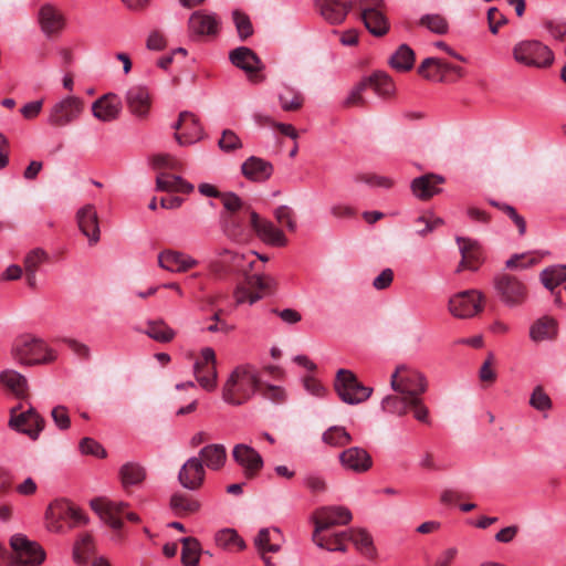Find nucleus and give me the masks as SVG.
<instances>
[{"mask_svg": "<svg viewBox=\"0 0 566 566\" xmlns=\"http://www.w3.org/2000/svg\"><path fill=\"white\" fill-rule=\"evenodd\" d=\"M248 226L265 243L274 247H285L287 238L284 232L269 220L261 219L251 208H244L240 212L222 214V229L227 237L234 241H243L248 238Z\"/></svg>", "mask_w": 566, "mask_h": 566, "instance_id": "nucleus-1", "label": "nucleus"}, {"mask_svg": "<svg viewBox=\"0 0 566 566\" xmlns=\"http://www.w3.org/2000/svg\"><path fill=\"white\" fill-rule=\"evenodd\" d=\"M261 378L258 369L251 364L237 366L222 387V398L226 402L240 406L249 401L258 392Z\"/></svg>", "mask_w": 566, "mask_h": 566, "instance_id": "nucleus-2", "label": "nucleus"}, {"mask_svg": "<svg viewBox=\"0 0 566 566\" xmlns=\"http://www.w3.org/2000/svg\"><path fill=\"white\" fill-rule=\"evenodd\" d=\"M10 353L18 364L27 367L50 364L56 359L55 352L43 339L31 334L18 336Z\"/></svg>", "mask_w": 566, "mask_h": 566, "instance_id": "nucleus-3", "label": "nucleus"}, {"mask_svg": "<svg viewBox=\"0 0 566 566\" xmlns=\"http://www.w3.org/2000/svg\"><path fill=\"white\" fill-rule=\"evenodd\" d=\"M46 527L50 532H63L62 522H67L71 527L84 525L87 523V516L66 500L53 501L45 512Z\"/></svg>", "mask_w": 566, "mask_h": 566, "instance_id": "nucleus-4", "label": "nucleus"}, {"mask_svg": "<svg viewBox=\"0 0 566 566\" xmlns=\"http://www.w3.org/2000/svg\"><path fill=\"white\" fill-rule=\"evenodd\" d=\"M494 291L501 301L509 308L523 306L528 300V287L517 276L501 273L493 279Z\"/></svg>", "mask_w": 566, "mask_h": 566, "instance_id": "nucleus-5", "label": "nucleus"}, {"mask_svg": "<svg viewBox=\"0 0 566 566\" xmlns=\"http://www.w3.org/2000/svg\"><path fill=\"white\" fill-rule=\"evenodd\" d=\"M512 53L517 63L528 67L545 69L551 66L554 61L552 50L536 40H525L516 43Z\"/></svg>", "mask_w": 566, "mask_h": 566, "instance_id": "nucleus-6", "label": "nucleus"}, {"mask_svg": "<svg viewBox=\"0 0 566 566\" xmlns=\"http://www.w3.org/2000/svg\"><path fill=\"white\" fill-rule=\"evenodd\" d=\"M84 111L85 102L82 97L67 95L50 107L46 120L51 127H66L78 120Z\"/></svg>", "mask_w": 566, "mask_h": 566, "instance_id": "nucleus-7", "label": "nucleus"}, {"mask_svg": "<svg viewBox=\"0 0 566 566\" xmlns=\"http://www.w3.org/2000/svg\"><path fill=\"white\" fill-rule=\"evenodd\" d=\"M91 507L115 531L123 528L124 518L133 523L139 522V516L136 513L127 511L128 504L125 502L98 497L91 501Z\"/></svg>", "mask_w": 566, "mask_h": 566, "instance_id": "nucleus-8", "label": "nucleus"}, {"mask_svg": "<svg viewBox=\"0 0 566 566\" xmlns=\"http://www.w3.org/2000/svg\"><path fill=\"white\" fill-rule=\"evenodd\" d=\"M334 388L338 397L348 405L364 402L373 392V388L365 386L353 371L347 369L337 371Z\"/></svg>", "mask_w": 566, "mask_h": 566, "instance_id": "nucleus-9", "label": "nucleus"}, {"mask_svg": "<svg viewBox=\"0 0 566 566\" xmlns=\"http://www.w3.org/2000/svg\"><path fill=\"white\" fill-rule=\"evenodd\" d=\"M390 385L395 392L418 397L427 390V379L418 369L399 365L390 376Z\"/></svg>", "mask_w": 566, "mask_h": 566, "instance_id": "nucleus-10", "label": "nucleus"}, {"mask_svg": "<svg viewBox=\"0 0 566 566\" xmlns=\"http://www.w3.org/2000/svg\"><path fill=\"white\" fill-rule=\"evenodd\" d=\"M484 294L479 290H467L453 294L448 302L449 313L461 319L471 318L484 308Z\"/></svg>", "mask_w": 566, "mask_h": 566, "instance_id": "nucleus-11", "label": "nucleus"}, {"mask_svg": "<svg viewBox=\"0 0 566 566\" xmlns=\"http://www.w3.org/2000/svg\"><path fill=\"white\" fill-rule=\"evenodd\" d=\"M276 287V281L264 274L247 275L244 284L239 286L234 292L237 304L249 302L253 304L266 294H271Z\"/></svg>", "mask_w": 566, "mask_h": 566, "instance_id": "nucleus-12", "label": "nucleus"}, {"mask_svg": "<svg viewBox=\"0 0 566 566\" xmlns=\"http://www.w3.org/2000/svg\"><path fill=\"white\" fill-rule=\"evenodd\" d=\"M10 547L12 566H36L42 564L45 558L43 548L21 534H15L10 538Z\"/></svg>", "mask_w": 566, "mask_h": 566, "instance_id": "nucleus-13", "label": "nucleus"}, {"mask_svg": "<svg viewBox=\"0 0 566 566\" xmlns=\"http://www.w3.org/2000/svg\"><path fill=\"white\" fill-rule=\"evenodd\" d=\"M352 518L350 511L345 506L331 505L318 507L311 516V521L314 524L312 535H322L334 526L347 525Z\"/></svg>", "mask_w": 566, "mask_h": 566, "instance_id": "nucleus-14", "label": "nucleus"}, {"mask_svg": "<svg viewBox=\"0 0 566 566\" xmlns=\"http://www.w3.org/2000/svg\"><path fill=\"white\" fill-rule=\"evenodd\" d=\"M21 409V405L11 408L9 427L27 434L32 440H36L40 432L44 429L45 421L32 407L27 411Z\"/></svg>", "mask_w": 566, "mask_h": 566, "instance_id": "nucleus-15", "label": "nucleus"}, {"mask_svg": "<svg viewBox=\"0 0 566 566\" xmlns=\"http://www.w3.org/2000/svg\"><path fill=\"white\" fill-rule=\"evenodd\" d=\"M193 375L199 385L208 391L217 388V358L211 347H205L195 361Z\"/></svg>", "mask_w": 566, "mask_h": 566, "instance_id": "nucleus-16", "label": "nucleus"}, {"mask_svg": "<svg viewBox=\"0 0 566 566\" xmlns=\"http://www.w3.org/2000/svg\"><path fill=\"white\" fill-rule=\"evenodd\" d=\"M230 62L238 69L244 71L252 83H261L264 76L259 73L264 69V64L256 53L247 46H239L230 51Z\"/></svg>", "mask_w": 566, "mask_h": 566, "instance_id": "nucleus-17", "label": "nucleus"}, {"mask_svg": "<svg viewBox=\"0 0 566 566\" xmlns=\"http://www.w3.org/2000/svg\"><path fill=\"white\" fill-rule=\"evenodd\" d=\"M38 22L41 31L48 38H54L64 31L67 20L64 13L56 6L52 3H44L39 9Z\"/></svg>", "mask_w": 566, "mask_h": 566, "instance_id": "nucleus-18", "label": "nucleus"}, {"mask_svg": "<svg viewBox=\"0 0 566 566\" xmlns=\"http://www.w3.org/2000/svg\"><path fill=\"white\" fill-rule=\"evenodd\" d=\"M233 460L243 469L244 476L249 480L259 475L263 468L261 454L252 447L239 443L232 450Z\"/></svg>", "mask_w": 566, "mask_h": 566, "instance_id": "nucleus-19", "label": "nucleus"}, {"mask_svg": "<svg viewBox=\"0 0 566 566\" xmlns=\"http://www.w3.org/2000/svg\"><path fill=\"white\" fill-rule=\"evenodd\" d=\"M175 138L180 146L191 145L202 137V127L197 116L190 112H181L177 123Z\"/></svg>", "mask_w": 566, "mask_h": 566, "instance_id": "nucleus-20", "label": "nucleus"}, {"mask_svg": "<svg viewBox=\"0 0 566 566\" xmlns=\"http://www.w3.org/2000/svg\"><path fill=\"white\" fill-rule=\"evenodd\" d=\"M418 73L426 80L444 82L449 73H454L459 77L463 75L460 66L450 64L442 59L427 57L418 67Z\"/></svg>", "mask_w": 566, "mask_h": 566, "instance_id": "nucleus-21", "label": "nucleus"}, {"mask_svg": "<svg viewBox=\"0 0 566 566\" xmlns=\"http://www.w3.org/2000/svg\"><path fill=\"white\" fill-rule=\"evenodd\" d=\"M457 243L461 253V261L455 270L460 273L463 270L476 271L483 263V251L478 241L458 237Z\"/></svg>", "mask_w": 566, "mask_h": 566, "instance_id": "nucleus-22", "label": "nucleus"}, {"mask_svg": "<svg viewBox=\"0 0 566 566\" xmlns=\"http://www.w3.org/2000/svg\"><path fill=\"white\" fill-rule=\"evenodd\" d=\"M206 480V469L200 458H189L178 473L179 483L187 490H199Z\"/></svg>", "mask_w": 566, "mask_h": 566, "instance_id": "nucleus-23", "label": "nucleus"}, {"mask_svg": "<svg viewBox=\"0 0 566 566\" xmlns=\"http://www.w3.org/2000/svg\"><path fill=\"white\" fill-rule=\"evenodd\" d=\"M76 222L81 232L95 245L101 239L99 218L94 205L87 203L76 212Z\"/></svg>", "mask_w": 566, "mask_h": 566, "instance_id": "nucleus-24", "label": "nucleus"}, {"mask_svg": "<svg viewBox=\"0 0 566 566\" xmlns=\"http://www.w3.org/2000/svg\"><path fill=\"white\" fill-rule=\"evenodd\" d=\"M315 7L329 24H342L354 8L353 0H315Z\"/></svg>", "mask_w": 566, "mask_h": 566, "instance_id": "nucleus-25", "label": "nucleus"}, {"mask_svg": "<svg viewBox=\"0 0 566 566\" xmlns=\"http://www.w3.org/2000/svg\"><path fill=\"white\" fill-rule=\"evenodd\" d=\"M192 256L177 250L166 249L158 254L159 268L175 273H184L198 265Z\"/></svg>", "mask_w": 566, "mask_h": 566, "instance_id": "nucleus-26", "label": "nucleus"}, {"mask_svg": "<svg viewBox=\"0 0 566 566\" xmlns=\"http://www.w3.org/2000/svg\"><path fill=\"white\" fill-rule=\"evenodd\" d=\"M188 30L192 35L213 36L219 30V19L214 13L195 11L188 20Z\"/></svg>", "mask_w": 566, "mask_h": 566, "instance_id": "nucleus-27", "label": "nucleus"}, {"mask_svg": "<svg viewBox=\"0 0 566 566\" xmlns=\"http://www.w3.org/2000/svg\"><path fill=\"white\" fill-rule=\"evenodd\" d=\"M126 105L130 113L138 118H146L151 106L148 88L142 85L132 86L125 96Z\"/></svg>", "mask_w": 566, "mask_h": 566, "instance_id": "nucleus-28", "label": "nucleus"}, {"mask_svg": "<svg viewBox=\"0 0 566 566\" xmlns=\"http://www.w3.org/2000/svg\"><path fill=\"white\" fill-rule=\"evenodd\" d=\"M339 461L344 468L356 473H364L373 465V460L369 453L365 449L358 447H352L344 450L339 454Z\"/></svg>", "mask_w": 566, "mask_h": 566, "instance_id": "nucleus-29", "label": "nucleus"}, {"mask_svg": "<svg viewBox=\"0 0 566 566\" xmlns=\"http://www.w3.org/2000/svg\"><path fill=\"white\" fill-rule=\"evenodd\" d=\"M122 104L117 95L108 93L92 104V113L101 122H113L120 113Z\"/></svg>", "mask_w": 566, "mask_h": 566, "instance_id": "nucleus-30", "label": "nucleus"}, {"mask_svg": "<svg viewBox=\"0 0 566 566\" xmlns=\"http://www.w3.org/2000/svg\"><path fill=\"white\" fill-rule=\"evenodd\" d=\"M444 182L442 176L436 174H426L411 181V191L420 200L427 201L434 195L441 192L439 185Z\"/></svg>", "mask_w": 566, "mask_h": 566, "instance_id": "nucleus-31", "label": "nucleus"}, {"mask_svg": "<svg viewBox=\"0 0 566 566\" xmlns=\"http://www.w3.org/2000/svg\"><path fill=\"white\" fill-rule=\"evenodd\" d=\"M0 387L19 399H25L29 396L28 379L14 369H4L0 373Z\"/></svg>", "mask_w": 566, "mask_h": 566, "instance_id": "nucleus-32", "label": "nucleus"}, {"mask_svg": "<svg viewBox=\"0 0 566 566\" xmlns=\"http://www.w3.org/2000/svg\"><path fill=\"white\" fill-rule=\"evenodd\" d=\"M241 171L247 179L262 182L272 176L273 166L260 157L251 156L242 164Z\"/></svg>", "mask_w": 566, "mask_h": 566, "instance_id": "nucleus-33", "label": "nucleus"}, {"mask_svg": "<svg viewBox=\"0 0 566 566\" xmlns=\"http://www.w3.org/2000/svg\"><path fill=\"white\" fill-rule=\"evenodd\" d=\"M206 468L212 471L221 470L227 462V450L223 444L212 443L199 451V457Z\"/></svg>", "mask_w": 566, "mask_h": 566, "instance_id": "nucleus-34", "label": "nucleus"}, {"mask_svg": "<svg viewBox=\"0 0 566 566\" xmlns=\"http://www.w3.org/2000/svg\"><path fill=\"white\" fill-rule=\"evenodd\" d=\"M557 333V322L551 316H543L536 319L530 328V337L535 343L554 340Z\"/></svg>", "mask_w": 566, "mask_h": 566, "instance_id": "nucleus-35", "label": "nucleus"}, {"mask_svg": "<svg viewBox=\"0 0 566 566\" xmlns=\"http://www.w3.org/2000/svg\"><path fill=\"white\" fill-rule=\"evenodd\" d=\"M49 261L48 253L40 249H33L27 253L23 260L27 284L31 289L36 287V272L42 264Z\"/></svg>", "mask_w": 566, "mask_h": 566, "instance_id": "nucleus-36", "label": "nucleus"}, {"mask_svg": "<svg viewBox=\"0 0 566 566\" xmlns=\"http://www.w3.org/2000/svg\"><path fill=\"white\" fill-rule=\"evenodd\" d=\"M283 543V535L279 528H262L256 538L255 545L263 556L266 552L276 553Z\"/></svg>", "mask_w": 566, "mask_h": 566, "instance_id": "nucleus-37", "label": "nucleus"}, {"mask_svg": "<svg viewBox=\"0 0 566 566\" xmlns=\"http://www.w3.org/2000/svg\"><path fill=\"white\" fill-rule=\"evenodd\" d=\"M156 188L159 191L184 193H189L193 190V186L191 184L178 176L167 172H161L157 176Z\"/></svg>", "mask_w": 566, "mask_h": 566, "instance_id": "nucleus-38", "label": "nucleus"}, {"mask_svg": "<svg viewBox=\"0 0 566 566\" xmlns=\"http://www.w3.org/2000/svg\"><path fill=\"white\" fill-rule=\"evenodd\" d=\"M312 541L319 547L331 552L339 551L346 552L347 545L346 541H348V531L347 532H337L332 535H327L323 533L322 535H312Z\"/></svg>", "mask_w": 566, "mask_h": 566, "instance_id": "nucleus-39", "label": "nucleus"}, {"mask_svg": "<svg viewBox=\"0 0 566 566\" xmlns=\"http://www.w3.org/2000/svg\"><path fill=\"white\" fill-rule=\"evenodd\" d=\"M367 87H371L377 95L388 98L395 93V84L391 77L384 72H375L370 76L364 78Z\"/></svg>", "mask_w": 566, "mask_h": 566, "instance_id": "nucleus-40", "label": "nucleus"}, {"mask_svg": "<svg viewBox=\"0 0 566 566\" xmlns=\"http://www.w3.org/2000/svg\"><path fill=\"white\" fill-rule=\"evenodd\" d=\"M366 29L375 36H382L389 31V22L386 17V10L370 12L360 15Z\"/></svg>", "mask_w": 566, "mask_h": 566, "instance_id": "nucleus-41", "label": "nucleus"}, {"mask_svg": "<svg viewBox=\"0 0 566 566\" xmlns=\"http://www.w3.org/2000/svg\"><path fill=\"white\" fill-rule=\"evenodd\" d=\"M170 507L179 516H186L198 512L201 504L191 495L175 493L170 499Z\"/></svg>", "mask_w": 566, "mask_h": 566, "instance_id": "nucleus-42", "label": "nucleus"}, {"mask_svg": "<svg viewBox=\"0 0 566 566\" xmlns=\"http://www.w3.org/2000/svg\"><path fill=\"white\" fill-rule=\"evenodd\" d=\"M279 102L283 111L296 112L302 108L304 96L298 90L283 84L279 93Z\"/></svg>", "mask_w": 566, "mask_h": 566, "instance_id": "nucleus-43", "label": "nucleus"}, {"mask_svg": "<svg viewBox=\"0 0 566 566\" xmlns=\"http://www.w3.org/2000/svg\"><path fill=\"white\" fill-rule=\"evenodd\" d=\"M412 396L395 394L386 396L381 401V408L389 413L405 416L410 407Z\"/></svg>", "mask_w": 566, "mask_h": 566, "instance_id": "nucleus-44", "label": "nucleus"}, {"mask_svg": "<svg viewBox=\"0 0 566 566\" xmlns=\"http://www.w3.org/2000/svg\"><path fill=\"white\" fill-rule=\"evenodd\" d=\"M144 333L160 343H169L176 335L175 331L163 319L148 321Z\"/></svg>", "mask_w": 566, "mask_h": 566, "instance_id": "nucleus-45", "label": "nucleus"}, {"mask_svg": "<svg viewBox=\"0 0 566 566\" xmlns=\"http://www.w3.org/2000/svg\"><path fill=\"white\" fill-rule=\"evenodd\" d=\"M348 541L366 557L373 558L375 556L373 538L365 530L358 528L348 531Z\"/></svg>", "mask_w": 566, "mask_h": 566, "instance_id": "nucleus-46", "label": "nucleus"}, {"mask_svg": "<svg viewBox=\"0 0 566 566\" xmlns=\"http://www.w3.org/2000/svg\"><path fill=\"white\" fill-rule=\"evenodd\" d=\"M95 546L88 534H83L74 544L73 558L80 565H85L93 556Z\"/></svg>", "mask_w": 566, "mask_h": 566, "instance_id": "nucleus-47", "label": "nucleus"}, {"mask_svg": "<svg viewBox=\"0 0 566 566\" xmlns=\"http://www.w3.org/2000/svg\"><path fill=\"white\" fill-rule=\"evenodd\" d=\"M415 64V52L407 44H401L390 57V65L401 72L412 69Z\"/></svg>", "mask_w": 566, "mask_h": 566, "instance_id": "nucleus-48", "label": "nucleus"}, {"mask_svg": "<svg viewBox=\"0 0 566 566\" xmlns=\"http://www.w3.org/2000/svg\"><path fill=\"white\" fill-rule=\"evenodd\" d=\"M122 483L125 488L140 484L146 476L145 469L135 462L125 463L119 471Z\"/></svg>", "mask_w": 566, "mask_h": 566, "instance_id": "nucleus-49", "label": "nucleus"}, {"mask_svg": "<svg viewBox=\"0 0 566 566\" xmlns=\"http://www.w3.org/2000/svg\"><path fill=\"white\" fill-rule=\"evenodd\" d=\"M541 282L553 292L555 287L566 282V265L546 268L541 273Z\"/></svg>", "mask_w": 566, "mask_h": 566, "instance_id": "nucleus-50", "label": "nucleus"}, {"mask_svg": "<svg viewBox=\"0 0 566 566\" xmlns=\"http://www.w3.org/2000/svg\"><path fill=\"white\" fill-rule=\"evenodd\" d=\"M182 552L181 562L186 566H196L199 562L200 544L193 537H185L181 539Z\"/></svg>", "mask_w": 566, "mask_h": 566, "instance_id": "nucleus-51", "label": "nucleus"}, {"mask_svg": "<svg viewBox=\"0 0 566 566\" xmlns=\"http://www.w3.org/2000/svg\"><path fill=\"white\" fill-rule=\"evenodd\" d=\"M528 403L539 412H548L553 408V401L545 391L544 387L538 385L531 392Z\"/></svg>", "mask_w": 566, "mask_h": 566, "instance_id": "nucleus-52", "label": "nucleus"}, {"mask_svg": "<svg viewBox=\"0 0 566 566\" xmlns=\"http://www.w3.org/2000/svg\"><path fill=\"white\" fill-rule=\"evenodd\" d=\"M216 543L218 546L230 549L238 547V549L244 548V542L239 537L238 533L232 528H224L216 534Z\"/></svg>", "mask_w": 566, "mask_h": 566, "instance_id": "nucleus-53", "label": "nucleus"}, {"mask_svg": "<svg viewBox=\"0 0 566 566\" xmlns=\"http://www.w3.org/2000/svg\"><path fill=\"white\" fill-rule=\"evenodd\" d=\"M419 24L436 34H446L449 30L447 19L440 14H424L420 18Z\"/></svg>", "mask_w": 566, "mask_h": 566, "instance_id": "nucleus-54", "label": "nucleus"}, {"mask_svg": "<svg viewBox=\"0 0 566 566\" xmlns=\"http://www.w3.org/2000/svg\"><path fill=\"white\" fill-rule=\"evenodd\" d=\"M355 182H364L370 187L389 189L394 186V180L386 176L371 172H358L354 176Z\"/></svg>", "mask_w": 566, "mask_h": 566, "instance_id": "nucleus-55", "label": "nucleus"}, {"mask_svg": "<svg viewBox=\"0 0 566 566\" xmlns=\"http://www.w3.org/2000/svg\"><path fill=\"white\" fill-rule=\"evenodd\" d=\"M323 440L329 446L343 447L352 441L350 434L343 427H332L323 434Z\"/></svg>", "mask_w": 566, "mask_h": 566, "instance_id": "nucleus-56", "label": "nucleus"}, {"mask_svg": "<svg viewBox=\"0 0 566 566\" xmlns=\"http://www.w3.org/2000/svg\"><path fill=\"white\" fill-rule=\"evenodd\" d=\"M274 218L279 224L285 227L290 232L296 231L295 213L287 206H279L273 211Z\"/></svg>", "mask_w": 566, "mask_h": 566, "instance_id": "nucleus-57", "label": "nucleus"}, {"mask_svg": "<svg viewBox=\"0 0 566 566\" xmlns=\"http://www.w3.org/2000/svg\"><path fill=\"white\" fill-rule=\"evenodd\" d=\"M489 203L501 211H503L516 226L518 233L523 235L526 231V222L525 219L520 216L516 209L507 203H502L495 200H489Z\"/></svg>", "mask_w": 566, "mask_h": 566, "instance_id": "nucleus-58", "label": "nucleus"}, {"mask_svg": "<svg viewBox=\"0 0 566 566\" xmlns=\"http://www.w3.org/2000/svg\"><path fill=\"white\" fill-rule=\"evenodd\" d=\"M232 17H233V22L235 24L239 38L242 41H245L248 38H250L253 34V27L250 21V18L245 13H243L239 10H235L233 12Z\"/></svg>", "mask_w": 566, "mask_h": 566, "instance_id": "nucleus-59", "label": "nucleus"}, {"mask_svg": "<svg viewBox=\"0 0 566 566\" xmlns=\"http://www.w3.org/2000/svg\"><path fill=\"white\" fill-rule=\"evenodd\" d=\"M258 392L266 400L274 403H282L286 399L285 390L282 387L268 385L261 380V386L258 388Z\"/></svg>", "mask_w": 566, "mask_h": 566, "instance_id": "nucleus-60", "label": "nucleus"}, {"mask_svg": "<svg viewBox=\"0 0 566 566\" xmlns=\"http://www.w3.org/2000/svg\"><path fill=\"white\" fill-rule=\"evenodd\" d=\"M367 88V82L364 78L350 91L344 102L345 107H365L366 99L363 97V92Z\"/></svg>", "mask_w": 566, "mask_h": 566, "instance_id": "nucleus-61", "label": "nucleus"}, {"mask_svg": "<svg viewBox=\"0 0 566 566\" xmlns=\"http://www.w3.org/2000/svg\"><path fill=\"white\" fill-rule=\"evenodd\" d=\"M538 262L532 253H521L512 255L505 263L507 269L523 270Z\"/></svg>", "mask_w": 566, "mask_h": 566, "instance_id": "nucleus-62", "label": "nucleus"}, {"mask_svg": "<svg viewBox=\"0 0 566 566\" xmlns=\"http://www.w3.org/2000/svg\"><path fill=\"white\" fill-rule=\"evenodd\" d=\"M220 149L223 151H233L242 147L241 139L239 136L231 129H224L221 138L218 143Z\"/></svg>", "mask_w": 566, "mask_h": 566, "instance_id": "nucleus-63", "label": "nucleus"}, {"mask_svg": "<svg viewBox=\"0 0 566 566\" xmlns=\"http://www.w3.org/2000/svg\"><path fill=\"white\" fill-rule=\"evenodd\" d=\"M153 165L155 168H167L176 171L182 170V164L176 157L168 154H160L153 157Z\"/></svg>", "mask_w": 566, "mask_h": 566, "instance_id": "nucleus-64", "label": "nucleus"}]
</instances>
